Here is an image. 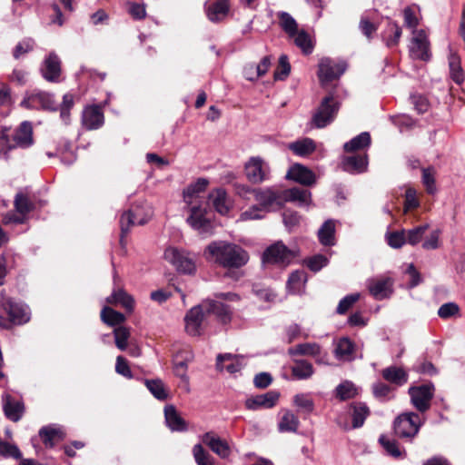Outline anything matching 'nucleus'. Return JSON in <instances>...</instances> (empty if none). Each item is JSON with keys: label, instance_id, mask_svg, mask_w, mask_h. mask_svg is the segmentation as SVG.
<instances>
[{"label": "nucleus", "instance_id": "36", "mask_svg": "<svg viewBox=\"0 0 465 465\" xmlns=\"http://www.w3.org/2000/svg\"><path fill=\"white\" fill-rule=\"evenodd\" d=\"M106 302L108 303H120L130 312L134 311V300L123 289L114 291L109 297H107Z\"/></svg>", "mask_w": 465, "mask_h": 465}, {"label": "nucleus", "instance_id": "14", "mask_svg": "<svg viewBox=\"0 0 465 465\" xmlns=\"http://www.w3.org/2000/svg\"><path fill=\"white\" fill-rule=\"evenodd\" d=\"M42 76L48 82L57 83L61 75V60L52 52L43 62L41 66Z\"/></svg>", "mask_w": 465, "mask_h": 465}, {"label": "nucleus", "instance_id": "19", "mask_svg": "<svg viewBox=\"0 0 465 465\" xmlns=\"http://www.w3.org/2000/svg\"><path fill=\"white\" fill-rule=\"evenodd\" d=\"M280 393L275 391H270L263 394L251 397L245 401V407L248 410H257L259 408H272L278 401Z\"/></svg>", "mask_w": 465, "mask_h": 465}, {"label": "nucleus", "instance_id": "52", "mask_svg": "<svg viewBox=\"0 0 465 465\" xmlns=\"http://www.w3.org/2000/svg\"><path fill=\"white\" fill-rule=\"evenodd\" d=\"M193 454L197 465H213V458L203 449L202 444L193 446Z\"/></svg>", "mask_w": 465, "mask_h": 465}, {"label": "nucleus", "instance_id": "45", "mask_svg": "<svg viewBox=\"0 0 465 465\" xmlns=\"http://www.w3.org/2000/svg\"><path fill=\"white\" fill-rule=\"evenodd\" d=\"M352 408V427L354 429L360 428L363 425L366 418L370 414L369 408L361 402L355 403Z\"/></svg>", "mask_w": 465, "mask_h": 465}, {"label": "nucleus", "instance_id": "46", "mask_svg": "<svg viewBox=\"0 0 465 465\" xmlns=\"http://www.w3.org/2000/svg\"><path fill=\"white\" fill-rule=\"evenodd\" d=\"M450 74L451 79L458 84H461L465 80V74L460 66L459 56L451 54L449 58Z\"/></svg>", "mask_w": 465, "mask_h": 465}, {"label": "nucleus", "instance_id": "47", "mask_svg": "<svg viewBox=\"0 0 465 465\" xmlns=\"http://www.w3.org/2000/svg\"><path fill=\"white\" fill-rule=\"evenodd\" d=\"M379 442L387 451L388 454L393 458L399 459L405 456V450H401L399 447L398 442L395 440H391L384 435L379 438Z\"/></svg>", "mask_w": 465, "mask_h": 465}, {"label": "nucleus", "instance_id": "17", "mask_svg": "<svg viewBox=\"0 0 465 465\" xmlns=\"http://www.w3.org/2000/svg\"><path fill=\"white\" fill-rule=\"evenodd\" d=\"M286 178L293 180L305 186H312L316 183L315 173L306 166L295 163L287 172Z\"/></svg>", "mask_w": 465, "mask_h": 465}, {"label": "nucleus", "instance_id": "62", "mask_svg": "<svg viewBox=\"0 0 465 465\" xmlns=\"http://www.w3.org/2000/svg\"><path fill=\"white\" fill-rule=\"evenodd\" d=\"M360 298L359 293H352L341 299L337 306L336 312L344 314Z\"/></svg>", "mask_w": 465, "mask_h": 465}, {"label": "nucleus", "instance_id": "21", "mask_svg": "<svg viewBox=\"0 0 465 465\" xmlns=\"http://www.w3.org/2000/svg\"><path fill=\"white\" fill-rule=\"evenodd\" d=\"M82 124L87 130H95L104 124V114L97 105L87 106L82 114Z\"/></svg>", "mask_w": 465, "mask_h": 465}, {"label": "nucleus", "instance_id": "60", "mask_svg": "<svg viewBox=\"0 0 465 465\" xmlns=\"http://www.w3.org/2000/svg\"><path fill=\"white\" fill-rule=\"evenodd\" d=\"M192 360V355L188 354L185 358L182 360H178V356H176L173 362V370L175 374L183 380H187V367L188 362Z\"/></svg>", "mask_w": 465, "mask_h": 465}, {"label": "nucleus", "instance_id": "59", "mask_svg": "<svg viewBox=\"0 0 465 465\" xmlns=\"http://www.w3.org/2000/svg\"><path fill=\"white\" fill-rule=\"evenodd\" d=\"M388 244L392 248H401L407 242L406 231H398L391 232L387 235Z\"/></svg>", "mask_w": 465, "mask_h": 465}, {"label": "nucleus", "instance_id": "44", "mask_svg": "<svg viewBox=\"0 0 465 465\" xmlns=\"http://www.w3.org/2000/svg\"><path fill=\"white\" fill-rule=\"evenodd\" d=\"M279 18V24L282 29L288 35V36H293L298 29V24L296 20L287 12H279L277 15Z\"/></svg>", "mask_w": 465, "mask_h": 465}, {"label": "nucleus", "instance_id": "63", "mask_svg": "<svg viewBox=\"0 0 465 465\" xmlns=\"http://www.w3.org/2000/svg\"><path fill=\"white\" fill-rule=\"evenodd\" d=\"M0 455L4 457L21 458V452L15 445H12L0 439Z\"/></svg>", "mask_w": 465, "mask_h": 465}, {"label": "nucleus", "instance_id": "38", "mask_svg": "<svg viewBox=\"0 0 465 465\" xmlns=\"http://www.w3.org/2000/svg\"><path fill=\"white\" fill-rule=\"evenodd\" d=\"M292 376L297 380H307L314 372L312 363L305 360H294V364L291 368Z\"/></svg>", "mask_w": 465, "mask_h": 465}, {"label": "nucleus", "instance_id": "35", "mask_svg": "<svg viewBox=\"0 0 465 465\" xmlns=\"http://www.w3.org/2000/svg\"><path fill=\"white\" fill-rule=\"evenodd\" d=\"M367 157L353 155L345 157L342 161L343 170L350 173H362L367 168Z\"/></svg>", "mask_w": 465, "mask_h": 465}, {"label": "nucleus", "instance_id": "57", "mask_svg": "<svg viewBox=\"0 0 465 465\" xmlns=\"http://www.w3.org/2000/svg\"><path fill=\"white\" fill-rule=\"evenodd\" d=\"M35 41L32 38H25L20 41L13 51L15 59H19L22 55L34 50Z\"/></svg>", "mask_w": 465, "mask_h": 465}, {"label": "nucleus", "instance_id": "3", "mask_svg": "<svg viewBox=\"0 0 465 465\" xmlns=\"http://www.w3.org/2000/svg\"><path fill=\"white\" fill-rule=\"evenodd\" d=\"M423 420L416 412H403L393 422L394 432L401 439L410 441L418 434Z\"/></svg>", "mask_w": 465, "mask_h": 465}, {"label": "nucleus", "instance_id": "29", "mask_svg": "<svg viewBox=\"0 0 465 465\" xmlns=\"http://www.w3.org/2000/svg\"><path fill=\"white\" fill-rule=\"evenodd\" d=\"M209 200L219 213L223 215L228 213L230 203L227 198V193L223 189L218 188L212 191L209 194Z\"/></svg>", "mask_w": 465, "mask_h": 465}, {"label": "nucleus", "instance_id": "37", "mask_svg": "<svg viewBox=\"0 0 465 465\" xmlns=\"http://www.w3.org/2000/svg\"><path fill=\"white\" fill-rule=\"evenodd\" d=\"M297 47H299L304 54L312 53L314 44L310 35L303 29L297 30L293 36H290Z\"/></svg>", "mask_w": 465, "mask_h": 465}, {"label": "nucleus", "instance_id": "48", "mask_svg": "<svg viewBox=\"0 0 465 465\" xmlns=\"http://www.w3.org/2000/svg\"><path fill=\"white\" fill-rule=\"evenodd\" d=\"M145 385L150 392L158 400L164 401L168 398V392L163 382L159 380H146Z\"/></svg>", "mask_w": 465, "mask_h": 465}, {"label": "nucleus", "instance_id": "2", "mask_svg": "<svg viewBox=\"0 0 465 465\" xmlns=\"http://www.w3.org/2000/svg\"><path fill=\"white\" fill-rule=\"evenodd\" d=\"M0 327L11 328L12 324H23L29 320L26 310L12 298L6 296L3 292L0 293Z\"/></svg>", "mask_w": 465, "mask_h": 465}, {"label": "nucleus", "instance_id": "1", "mask_svg": "<svg viewBox=\"0 0 465 465\" xmlns=\"http://www.w3.org/2000/svg\"><path fill=\"white\" fill-rule=\"evenodd\" d=\"M205 255L209 261L228 270L239 269L249 261V254L243 248L225 241L212 242L205 249Z\"/></svg>", "mask_w": 465, "mask_h": 465}, {"label": "nucleus", "instance_id": "23", "mask_svg": "<svg viewBox=\"0 0 465 465\" xmlns=\"http://www.w3.org/2000/svg\"><path fill=\"white\" fill-rule=\"evenodd\" d=\"M3 409L6 418L14 422L20 420L25 411L24 403L14 400L10 395L3 397Z\"/></svg>", "mask_w": 465, "mask_h": 465}, {"label": "nucleus", "instance_id": "58", "mask_svg": "<svg viewBox=\"0 0 465 465\" xmlns=\"http://www.w3.org/2000/svg\"><path fill=\"white\" fill-rule=\"evenodd\" d=\"M460 307L455 302H447L442 304L438 310V315L441 319H450L459 315Z\"/></svg>", "mask_w": 465, "mask_h": 465}, {"label": "nucleus", "instance_id": "27", "mask_svg": "<svg viewBox=\"0 0 465 465\" xmlns=\"http://www.w3.org/2000/svg\"><path fill=\"white\" fill-rule=\"evenodd\" d=\"M205 312L207 315H215L223 323H227L231 320V311L228 306L221 302L207 301L204 302Z\"/></svg>", "mask_w": 465, "mask_h": 465}, {"label": "nucleus", "instance_id": "7", "mask_svg": "<svg viewBox=\"0 0 465 465\" xmlns=\"http://www.w3.org/2000/svg\"><path fill=\"white\" fill-rule=\"evenodd\" d=\"M245 174L252 183H262L270 176V166L261 157H252L245 163Z\"/></svg>", "mask_w": 465, "mask_h": 465}, {"label": "nucleus", "instance_id": "26", "mask_svg": "<svg viewBox=\"0 0 465 465\" xmlns=\"http://www.w3.org/2000/svg\"><path fill=\"white\" fill-rule=\"evenodd\" d=\"M164 416L167 426L173 431H184L187 430L185 420L180 416L174 406H165Z\"/></svg>", "mask_w": 465, "mask_h": 465}, {"label": "nucleus", "instance_id": "49", "mask_svg": "<svg viewBox=\"0 0 465 465\" xmlns=\"http://www.w3.org/2000/svg\"><path fill=\"white\" fill-rule=\"evenodd\" d=\"M101 319L110 326L120 324L125 321L123 313L113 310L110 307H104L101 312Z\"/></svg>", "mask_w": 465, "mask_h": 465}, {"label": "nucleus", "instance_id": "18", "mask_svg": "<svg viewBox=\"0 0 465 465\" xmlns=\"http://www.w3.org/2000/svg\"><path fill=\"white\" fill-rule=\"evenodd\" d=\"M290 355H308L315 357L318 363L327 364V352H322L321 346L318 343H301L288 350Z\"/></svg>", "mask_w": 465, "mask_h": 465}, {"label": "nucleus", "instance_id": "55", "mask_svg": "<svg viewBox=\"0 0 465 465\" xmlns=\"http://www.w3.org/2000/svg\"><path fill=\"white\" fill-rule=\"evenodd\" d=\"M291 72V64L286 54H282L279 58V64L274 72L275 80H284Z\"/></svg>", "mask_w": 465, "mask_h": 465}, {"label": "nucleus", "instance_id": "43", "mask_svg": "<svg viewBox=\"0 0 465 465\" xmlns=\"http://www.w3.org/2000/svg\"><path fill=\"white\" fill-rule=\"evenodd\" d=\"M371 143V135L367 132H363L359 135L352 138L351 141L344 143L343 148L345 152H354L360 149L368 147Z\"/></svg>", "mask_w": 465, "mask_h": 465}, {"label": "nucleus", "instance_id": "54", "mask_svg": "<svg viewBox=\"0 0 465 465\" xmlns=\"http://www.w3.org/2000/svg\"><path fill=\"white\" fill-rule=\"evenodd\" d=\"M435 174L436 171L433 167L422 169V183L430 194H433L436 192Z\"/></svg>", "mask_w": 465, "mask_h": 465}, {"label": "nucleus", "instance_id": "28", "mask_svg": "<svg viewBox=\"0 0 465 465\" xmlns=\"http://www.w3.org/2000/svg\"><path fill=\"white\" fill-rule=\"evenodd\" d=\"M392 282L390 279L372 281L369 284L371 294L377 300L387 298L392 292Z\"/></svg>", "mask_w": 465, "mask_h": 465}, {"label": "nucleus", "instance_id": "34", "mask_svg": "<svg viewBox=\"0 0 465 465\" xmlns=\"http://www.w3.org/2000/svg\"><path fill=\"white\" fill-rule=\"evenodd\" d=\"M288 148L298 156H308L316 149L315 143L311 138H303L288 144Z\"/></svg>", "mask_w": 465, "mask_h": 465}, {"label": "nucleus", "instance_id": "31", "mask_svg": "<svg viewBox=\"0 0 465 465\" xmlns=\"http://www.w3.org/2000/svg\"><path fill=\"white\" fill-rule=\"evenodd\" d=\"M381 375L387 381L399 386L405 384L408 381L407 372L402 368L397 366H390L383 369Z\"/></svg>", "mask_w": 465, "mask_h": 465}, {"label": "nucleus", "instance_id": "61", "mask_svg": "<svg viewBox=\"0 0 465 465\" xmlns=\"http://www.w3.org/2000/svg\"><path fill=\"white\" fill-rule=\"evenodd\" d=\"M15 207L21 215H25L31 211L32 204L25 195L18 193L15 199Z\"/></svg>", "mask_w": 465, "mask_h": 465}, {"label": "nucleus", "instance_id": "33", "mask_svg": "<svg viewBox=\"0 0 465 465\" xmlns=\"http://www.w3.org/2000/svg\"><path fill=\"white\" fill-rule=\"evenodd\" d=\"M307 274L304 271H295L287 281V289L292 294L302 293L304 290Z\"/></svg>", "mask_w": 465, "mask_h": 465}, {"label": "nucleus", "instance_id": "40", "mask_svg": "<svg viewBox=\"0 0 465 465\" xmlns=\"http://www.w3.org/2000/svg\"><path fill=\"white\" fill-rule=\"evenodd\" d=\"M401 28L397 23L389 21L382 35L386 45L389 47L396 45L401 36Z\"/></svg>", "mask_w": 465, "mask_h": 465}, {"label": "nucleus", "instance_id": "16", "mask_svg": "<svg viewBox=\"0 0 465 465\" xmlns=\"http://www.w3.org/2000/svg\"><path fill=\"white\" fill-rule=\"evenodd\" d=\"M282 207L286 203H295L300 207L309 206L312 203V193L307 189L293 187L282 189Z\"/></svg>", "mask_w": 465, "mask_h": 465}, {"label": "nucleus", "instance_id": "42", "mask_svg": "<svg viewBox=\"0 0 465 465\" xmlns=\"http://www.w3.org/2000/svg\"><path fill=\"white\" fill-rule=\"evenodd\" d=\"M23 103L32 104L33 106H35L36 104H40L44 108L54 110V107L53 106L54 103H53L52 96L49 94L40 92V91L32 93L27 97V99L25 100Z\"/></svg>", "mask_w": 465, "mask_h": 465}, {"label": "nucleus", "instance_id": "11", "mask_svg": "<svg viewBox=\"0 0 465 465\" xmlns=\"http://www.w3.org/2000/svg\"><path fill=\"white\" fill-rule=\"evenodd\" d=\"M187 206L190 212V215L186 219L188 224L201 232H208L211 228V222L206 216V207H203L202 203L187 204Z\"/></svg>", "mask_w": 465, "mask_h": 465}, {"label": "nucleus", "instance_id": "4", "mask_svg": "<svg viewBox=\"0 0 465 465\" xmlns=\"http://www.w3.org/2000/svg\"><path fill=\"white\" fill-rule=\"evenodd\" d=\"M252 195L264 212L277 211L282 208V189L275 186L253 189Z\"/></svg>", "mask_w": 465, "mask_h": 465}, {"label": "nucleus", "instance_id": "64", "mask_svg": "<svg viewBox=\"0 0 465 465\" xmlns=\"http://www.w3.org/2000/svg\"><path fill=\"white\" fill-rule=\"evenodd\" d=\"M328 263V259L322 254L314 255L308 259L307 266L312 272H319L322 268L326 266Z\"/></svg>", "mask_w": 465, "mask_h": 465}, {"label": "nucleus", "instance_id": "56", "mask_svg": "<svg viewBox=\"0 0 465 465\" xmlns=\"http://www.w3.org/2000/svg\"><path fill=\"white\" fill-rule=\"evenodd\" d=\"M429 225L424 224L417 226L411 230L406 231L407 243L415 245L420 242L425 232L428 230Z\"/></svg>", "mask_w": 465, "mask_h": 465}, {"label": "nucleus", "instance_id": "13", "mask_svg": "<svg viewBox=\"0 0 465 465\" xmlns=\"http://www.w3.org/2000/svg\"><path fill=\"white\" fill-rule=\"evenodd\" d=\"M206 316L204 302L193 307L184 318L186 331L192 336L200 335L202 323Z\"/></svg>", "mask_w": 465, "mask_h": 465}, {"label": "nucleus", "instance_id": "24", "mask_svg": "<svg viewBox=\"0 0 465 465\" xmlns=\"http://www.w3.org/2000/svg\"><path fill=\"white\" fill-rule=\"evenodd\" d=\"M209 182L204 178L198 179L194 183L190 184L183 191V200L186 204L202 203L200 193L204 192Z\"/></svg>", "mask_w": 465, "mask_h": 465}, {"label": "nucleus", "instance_id": "15", "mask_svg": "<svg viewBox=\"0 0 465 465\" xmlns=\"http://www.w3.org/2000/svg\"><path fill=\"white\" fill-rule=\"evenodd\" d=\"M201 439L203 443L207 445L221 459H227L231 455L232 451L228 442L214 432H206Z\"/></svg>", "mask_w": 465, "mask_h": 465}, {"label": "nucleus", "instance_id": "32", "mask_svg": "<svg viewBox=\"0 0 465 465\" xmlns=\"http://www.w3.org/2000/svg\"><path fill=\"white\" fill-rule=\"evenodd\" d=\"M318 238L320 242L325 246H332L335 244V222L327 220L318 231Z\"/></svg>", "mask_w": 465, "mask_h": 465}, {"label": "nucleus", "instance_id": "5", "mask_svg": "<svg viewBox=\"0 0 465 465\" xmlns=\"http://www.w3.org/2000/svg\"><path fill=\"white\" fill-rule=\"evenodd\" d=\"M338 111L339 104L333 96L328 95L322 99L311 123L316 128H323L334 120Z\"/></svg>", "mask_w": 465, "mask_h": 465}, {"label": "nucleus", "instance_id": "9", "mask_svg": "<svg viewBox=\"0 0 465 465\" xmlns=\"http://www.w3.org/2000/svg\"><path fill=\"white\" fill-rule=\"evenodd\" d=\"M293 257V252L279 242L271 245L264 251L262 262L264 263L287 265Z\"/></svg>", "mask_w": 465, "mask_h": 465}, {"label": "nucleus", "instance_id": "20", "mask_svg": "<svg viewBox=\"0 0 465 465\" xmlns=\"http://www.w3.org/2000/svg\"><path fill=\"white\" fill-rule=\"evenodd\" d=\"M139 213L137 211L130 209L124 212L120 217V229H121V238L120 242L124 245V239L130 232L132 226L135 224L143 225L145 224L149 217L138 218Z\"/></svg>", "mask_w": 465, "mask_h": 465}, {"label": "nucleus", "instance_id": "41", "mask_svg": "<svg viewBox=\"0 0 465 465\" xmlns=\"http://www.w3.org/2000/svg\"><path fill=\"white\" fill-rule=\"evenodd\" d=\"M23 103L32 104L33 106H35L36 104H40L44 108L54 110V107L53 106L54 103H53L52 96L49 94L40 92V91L32 93L27 97V99L25 100Z\"/></svg>", "mask_w": 465, "mask_h": 465}, {"label": "nucleus", "instance_id": "25", "mask_svg": "<svg viewBox=\"0 0 465 465\" xmlns=\"http://www.w3.org/2000/svg\"><path fill=\"white\" fill-rule=\"evenodd\" d=\"M15 146L26 148L33 144V127L30 122L25 121L14 134Z\"/></svg>", "mask_w": 465, "mask_h": 465}, {"label": "nucleus", "instance_id": "30", "mask_svg": "<svg viewBox=\"0 0 465 465\" xmlns=\"http://www.w3.org/2000/svg\"><path fill=\"white\" fill-rule=\"evenodd\" d=\"M229 8V0H216L207 7V16L212 22H219L227 15Z\"/></svg>", "mask_w": 465, "mask_h": 465}, {"label": "nucleus", "instance_id": "8", "mask_svg": "<svg viewBox=\"0 0 465 465\" xmlns=\"http://www.w3.org/2000/svg\"><path fill=\"white\" fill-rule=\"evenodd\" d=\"M164 258L183 273H192L195 270L193 259L183 250L169 247L164 252Z\"/></svg>", "mask_w": 465, "mask_h": 465}, {"label": "nucleus", "instance_id": "51", "mask_svg": "<svg viewBox=\"0 0 465 465\" xmlns=\"http://www.w3.org/2000/svg\"><path fill=\"white\" fill-rule=\"evenodd\" d=\"M293 403L306 413H311L314 410V402L312 397L306 393H299L293 397Z\"/></svg>", "mask_w": 465, "mask_h": 465}, {"label": "nucleus", "instance_id": "10", "mask_svg": "<svg viewBox=\"0 0 465 465\" xmlns=\"http://www.w3.org/2000/svg\"><path fill=\"white\" fill-rule=\"evenodd\" d=\"M410 45V55L412 59L429 61L431 57L430 43L424 30L413 31Z\"/></svg>", "mask_w": 465, "mask_h": 465}, {"label": "nucleus", "instance_id": "53", "mask_svg": "<svg viewBox=\"0 0 465 465\" xmlns=\"http://www.w3.org/2000/svg\"><path fill=\"white\" fill-rule=\"evenodd\" d=\"M114 334L116 347L121 351L126 350L127 341L130 337L129 329L124 326L117 327L114 329Z\"/></svg>", "mask_w": 465, "mask_h": 465}, {"label": "nucleus", "instance_id": "39", "mask_svg": "<svg viewBox=\"0 0 465 465\" xmlns=\"http://www.w3.org/2000/svg\"><path fill=\"white\" fill-rule=\"evenodd\" d=\"M299 424V419L294 413L291 411H284L278 423V430L281 432H296Z\"/></svg>", "mask_w": 465, "mask_h": 465}, {"label": "nucleus", "instance_id": "12", "mask_svg": "<svg viewBox=\"0 0 465 465\" xmlns=\"http://www.w3.org/2000/svg\"><path fill=\"white\" fill-rule=\"evenodd\" d=\"M346 70L345 63H335L330 58H322L319 63L318 77L322 84L339 78Z\"/></svg>", "mask_w": 465, "mask_h": 465}, {"label": "nucleus", "instance_id": "6", "mask_svg": "<svg viewBox=\"0 0 465 465\" xmlns=\"http://www.w3.org/2000/svg\"><path fill=\"white\" fill-rule=\"evenodd\" d=\"M411 402L420 412H425L430 408V402L434 396V386L423 384L413 386L409 389Z\"/></svg>", "mask_w": 465, "mask_h": 465}, {"label": "nucleus", "instance_id": "22", "mask_svg": "<svg viewBox=\"0 0 465 465\" xmlns=\"http://www.w3.org/2000/svg\"><path fill=\"white\" fill-rule=\"evenodd\" d=\"M355 343L348 337H342L336 341L333 354L338 361H352L355 359Z\"/></svg>", "mask_w": 465, "mask_h": 465}, {"label": "nucleus", "instance_id": "50", "mask_svg": "<svg viewBox=\"0 0 465 465\" xmlns=\"http://www.w3.org/2000/svg\"><path fill=\"white\" fill-rule=\"evenodd\" d=\"M357 388L349 381H345L339 384L336 388V397L341 401L352 399L357 395Z\"/></svg>", "mask_w": 465, "mask_h": 465}]
</instances>
